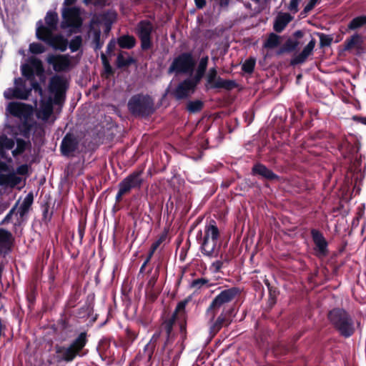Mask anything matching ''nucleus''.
Instances as JSON below:
<instances>
[{"label":"nucleus","mask_w":366,"mask_h":366,"mask_svg":"<svg viewBox=\"0 0 366 366\" xmlns=\"http://www.w3.org/2000/svg\"><path fill=\"white\" fill-rule=\"evenodd\" d=\"M311 237L315 246L316 256L319 257H327L329 254L328 242L323 234L317 229H312L310 231Z\"/></svg>","instance_id":"16"},{"label":"nucleus","mask_w":366,"mask_h":366,"mask_svg":"<svg viewBox=\"0 0 366 366\" xmlns=\"http://www.w3.org/2000/svg\"><path fill=\"white\" fill-rule=\"evenodd\" d=\"M117 43L122 49H132L137 44L135 37L129 34H123L117 39Z\"/></svg>","instance_id":"30"},{"label":"nucleus","mask_w":366,"mask_h":366,"mask_svg":"<svg viewBox=\"0 0 366 366\" xmlns=\"http://www.w3.org/2000/svg\"><path fill=\"white\" fill-rule=\"evenodd\" d=\"M196 87L195 82L191 79H186L177 85L172 94L177 100L185 99L194 92Z\"/></svg>","instance_id":"19"},{"label":"nucleus","mask_w":366,"mask_h":366,"mask_svg":"<svg viewBox=\"0 0 366 366\" xmlns=\"http://www.w3.org/2000/svg\"><path fill=\"white\" fill-rule=\"evenodd\" d=\"M13 95L11 97H16L17 99L26 100L31 94V89L14 87L13 88Z\"/></svg>","instance_id":"41"},{"label":"nucleus","mask_w":366,"mask_h":366,"mask_svg":"<svg viewBox=\"0 0 366 366\" xmlns=\"http://www.w3.org/2000/svg\"><path fill=\"white\" fill-rule=\"evenodd\" d=\"M29 50L33 54H40L44 53L46 49L41 43L33 42L29 44Z\"/></svg>","instance_id":"51"},{"label":"nucleus","mask_w":366,"mask_h":366,"mask_svg":"<svg viewBox=\"0 0 366 366\" xmlns=\"http://www.w3.org/2000/svg\"><path fill=\"white\" fill-rule=\"evenodd\" d=\"M28 145H31L30 142H26L22 139H16V147L14 150H13L12 154L13 156L16 157L18 155H21L23 154Z\"/></svg>","instance_id":"47"},{"label":"nucleus","mask_w":366,"mask_h":366,"mask_svg":"<svg viewBox=\"0 0 366 366\" xmlns=\"http://www.w3.org/2000/svg\"><path fill=\"white\" fill-rule=\"evenodd\" d=\"M87 332H81L67 346L56 345L54 353L49 356L48 363L49 365L61 366L63 362H71L77 357H82L85 354L83 350L89 342Z\"/></svg>","instance_id":"1"},{"label":"nucleus","mask_w":366,"mask_h":366,"mask_svg":"<svg viewBox=\"0 0 366 366\" xmlns=\"http://www.w3.org/2000/svg\"><path fill=\"white\" fill-rule=\"evenodd\" d=\"M52 94H54L53 102L55 104L60 105L64 102L66 93L53 92Z\"/></svg>","instance_id":"57"},{"label":"nucleus","mask_w":366,"mask_h":366,"mask_svg":"<svg viewBox=\"0 0 366 366\" xmlns=\"http://www.w3.org/2000/svg\"><path fill=\"white\" fill-rule=\"evenodd\" d=\"M269 297L267 303L268 309L271 310L277 303V298L280 294V291L276 287H272L268 290Z\"/></svg>","instance_id":"44"},{"label":"nucleus","mask_w":366,"mask_h":366,"mask_svg":"<svg viewBox=\"0 0 366 366\" xmlns=\"http://www.w3.org/2000/svg\"><path fill=\"white\" fill-rule=\"evenodd\" d=\"M280 44V36L274 33H271L264 43V47L272 49Z\"/></svg>","instance_id":"40"},{"label":"nucleus","mask_w":366,"mask_h":366,"mask_svg":"<svg viewBox=\"0 0 366 366\" xmlns=\"http://www.w3.org/2000/svg\"><path fill=\"white\" fill-rule=\"evenodd\" d=\"M219 237V230L215 224V222L212 221L204 227V236L202 239L218 240Z\"/></svg>","instance_id":"32"},{"label":"nucleus","mask_w":366,"mask_h":366,"mask_svg":"<svg viewBox=\"0 0 366 366\" xmlns=\"http://www.w3.org/2000/svg\"><path fill=\"white\" fill-rule=\"evenodd\" d=\"M21 74L30 81L31 88L39 94H42V88L40 84L36 80L35 75L40 79H44V68L42 61L35 57L29 58L28 63L21 66Z\"/></svg>","instance_id":"5"},{"label":"nucleus","mask_w":366,"mask_h":366,"mask_svg":"<svg viewBox=\"0 0 366 366\" xmlns=\"http://www.w3.org/2000/svg\"><path fill=\"white\" fill-rule=\"evenodd\" d=\"M80 297L81 292L79 290L71 292L65 303V307L69 309L74 308L77 305Z\"/></svg>","instance_id":"39"},{"label":"nucleus","mask_w":366,"mask_h":366,"mask_svg":"<svg viewBox=\"0 0 366 366\" xmlns=\"http://www.w3.org/2000/svg\"><path fill=\"white\" fill-rule=\"evenodd\" d=\"M299 0H291L288 6L289 10L295 14L298 11Z\"/></svg>","instance_id":"62"},{"label":"nucleus","mask_w":366,"mask_h":366,"mask_svg":"<svg viewBox=\"0 0 366 366\" xmlns=\"http://www.w3.org/2000/svg\"><path fill=\"white\" fill-rule=\"evenodd\" d=\"M187 303V300H184L178 302L172 316L169 319L165 320L163 322L162 325V328L159 331H161V332L162 333L163 330L165 332V335H175L173 332V327L175 323L178 322L179 326L180 327V323L184 322V320L187 319V313L185 309Z\"/></svg>","instance_id":"8"},{"label":"nucleus","mask_w":366,"mask_h":366,"mask_svg":"<svg viewBox=\"0 0 366 366\" xmlns=\"http://www.w3.org/2000/svg\"><path fill=\"white\" fill-rule=\"evenodd\" d=\"M57 325L62 332H71V325L69 317L64 313L61 314L60 318L57 321Z\"/></svg>","instance_id":"45"},{"label":"nucleus","mask_w":366,"mask_h":366,"mask_svg":"<svg viewBox=\"0 0 366 366\" xmlns=\"http://www.w3.org/2000/svg\"><path fill=\"white\" fill-rule=\"evenodd\" d=\"M33 201L34 196L33 194L30 192L26 196L19 209L18 213L19 214L21 217H23L29 212L33 203Z\"/></svg>","instance_id":"37"},{"label":"nucleus","mask_w":366,"mask_h":366,"mask_svg":"<svg viewBox=\"0 0 366 366\" xmlns=\"http://www.w3.org/2000/svg\"><path fill=\"white\" fill-rule=\"evenodd\" d=\"M81 43L82 39L81 36H76L71 40L68 45L69 46L71 51L74 52L79 49L81 46Z\"/></svg>","instance_id":"52"},{"label":"nucleus","mask_w":366,"mask_h":366,"mask_svg":"<svg viewBox=\"0 0 366 366\" xmlns=\"http://www.w3.org/2000/svg\"><path fill=\"white\" fill-rule=\"evenodd\" d=\"M117 41L114 39H112L107 46V53L111 54L116 48Z\"/></svg>","instance_id":"63"},{"label":"nucleus","mask_w":366,"mask_h":366,"mask_svg":"<svg viewBox=\"0 0 366 366\" xmlns=\"http://www.w3.org/2000/svg\"><path fill=\"white\" fill-rule=\"evenodd\" d=\"M7 111L16 117H26L29 115L31 107L22 102H10L7 106Z\"/></svg>","instance_id":"23"},{"label":"nucleus","mask_w":366,"mask_h":366,"mask_svg":"<svg viewBox=\"0 0 366 366\" xmlns=\"http://www.w3.org/2000/svg\"><path fill=\"white\" fill-rule=\"evenodd\" d=\"M241 292L242 290L237 287H232L221 291L213 299L206 310V313L211 316V320H214L220 310L234 309L232 306L229 307L228 304L239 297Z\"/></svg>","instance_id":"4"},{"label":"nucleus","mask_w":366,"mask_h":366,"mask_svg":"<svg viewBox=\"0 0 366 366\" xmlns=\"http://www.w3.org/2000/svg\"><path fill=\"white\" fill-rule=\"evenodd\" d=\"M127 108L130 114L135 117L146 118L155 112L153 98L142 93L132 96L128 101Z\"/></svg>","instance_id":"3"},{"label":"nucleus","mask_w":366,"mask_h":366,"mask_svg":"<svg viewBox=\"0 0 366 366\" xmlns=\"http://www.w3.org/2000/svg\"><path fill=\"white\" fill-rule=\"evenodd\" d=\"M297 112L298 114H296L295 112H292V114L291 119H292V124L295 123V122L297 121L300 118H301L303 116V110L301 108L297 107Z\"/></svg>","instance_id":"61"},{"label":"nucleus","mask_w":366,"mask_h":366,"mask_svg":"<svg viewBox=\"0 0 366 366\" xmlns=\"http://www.w3.org/2000/svg\"><path fill=\"white\" fill-rule=\"evenodd\" d=\"M364 43L363 37L358 33H355L347 38L344 43V50L350 51L352 49L360 50Z\"/></svg>","instance_id":"28"},{"label":"nucleus","mask_w":366,"mask_h":366,"mask_svg":"<svg viewBox=\"0 0 366 366\" xmlns=\"http://www.w3.org/2000/svg\"><path fill=\"white\" fill-rule=\"evenodd\" d=\"M204 103L202 100L189 101L187 104V110L192 114H196L202 110Z\"/></svg>","instance_id":"43"},{"label":"nucleus","mask_w":366,"mask_h":366,"mask_svg":"<svg viewBox=\"0 0 366 366\" xmlns=\"http://www.w3.org/2000/svg\"><path fill=\"white\" fill-rule=\"evenodd\" d=\"M37 39L44 42L56 51H65L68 47L69 41L62 34H44L36 37Z\"/></svg>","instance_id":"13"},{"label":"nucleus","mask_w":366,"mask_h":366,"mask_svg":"<svg viewBox=\"0 0 366 366\" xmlns=\"http://www.w3.org/2000/svg\"><path fill=\"white\" fill-rule=\"evenodd\" d=\"M208 61H209L208 56H203L200 59L199 65L197 69L196 74L194 76V77L192 79H191V80H192L193 82H195V84L197 85L199 84V82L201 81V79L204 76V74L206 72L207 65H208Z\"/></svg>","instance_id":"31"},{"label":"nucleus","mask_w":366,"mask_h":366,"mask_svg":"<svg viewBox=\"0 0 366 366\" xmlns=\"http://www.w3.org/2000/svg\"><path fill=\"white\" fill-rule=\"evenodd\" d=\"M154 31L152 23L147 19L141 20L137 25L136 34L141 42V49L148 51L153 47L152 34Z\"/></svg>","instance_id":"9"},{"label":"nucleus","mask_w":366,"mask_h":366,"mask_svg":"<svg viewBox=\"0 0 366 366\" xmlns=\"http://www.w3.org/2000/svg\"><path fill=\"white\" fill-rule=\"evenodd\" d=\"M223 266V262L221 260H217L214 262L211 265V269L213 270L214 272H219Z\"/></svg>","instance_id":"60"},{"label":"nucleus","mask_w":366,"mask_h":366,"mask_svg":"<svg viewBox=\"0 0 366 366\" xmlns=\"http://www.w3.org/2000/svg\"><path fill=\"white\" fill-rule=\"evenodd\" d=\"M187 340V319L180 323L179 327V339L175 345V347L182 352L184 348V341Z\"/></svg>","instance_id":"36"},{"label":"nucleus","mask_w":366,"mask_h":366,"mask_svg":"<svg viewBox=\"0 0 366 366\" xmlns=\"http://www.w3.org/2000/svg\"><path fill=\"white\" fill-rule=\"evenodd\" d=\"M364 26H366V15L358 16L350 21L346 29V32L355 31Z\"/></svg>","instance_id":"34"},{"label":"nucleus","mask_w":366,"mask_h":366,"mask_svg":"<svg viewBox=\"0 0 366 366\" xmlns=\"http://www.w3.org/2000/svg\"><path fill=\"white\" fill-rule=\"evenodd\" d=\"M315 44L316 40L312 38L303 49V50L298 55L294 56L290 60V64L295 66L305 62L308 56L312 54Z\"/></svg>","instance_id":"25"},{"label":"nucleus","mask_w":366,"mask_h":366,"mask_svg":"<svg viewBox=\"0 0 366 366\" xmlns=\"http://www.w3.org/2000/svg\"><path fill=\"white\" fill-rule=\"evenodd\" d=\"M86 219H80L79 221V224H78V234H79V239H80L81 242L82 241V239L84 238V233H85V230H86Z\"/></svg>","instance_id":"56"},{"label":"nucleus","mask_w":366,"mask_h":366,"mask_svg":"<svg viewBox=\"0 0 366 366\" xmlns=\"http://www.w3.org/2000/svg\"><path fill=\"white\" fill-rule=\"evenodd\" d=\"M32 124L24 121L20 126L19 130L24 137L29 139L31 130Z\"/></svg>","instance_id":"53"},{"label":"nucleus","mask_w":366,"mask_h":366,"mask_svg":"<svg viewBox=\"0 0 366 366\" xmlns=\"http://www.w3.org/2000/svg\"><path fill=\"white\" fill-rule=\"evenodd\" d=\"M330 323L340 335L345 338L351 337L355 331L352 316L342 308H333L327 314Z\"/></svg>","instance_id":"2"},{"label":"nucleus","mask_w":366,"mask_h":366,"mask_svg":"<svg viewBox=\"0 0 366 366\" xmlns=\"http://www.w3.org/2000/svg\"><path fill=\"white\" fill-rule=\"evenodd\" d=\"M68 85L66 81L61 76H52L49 81V89L51 93H66Z\"/></svg>","instance_id":"27"},{"label":"nucleus","mask_w":366,"mask_h":366,"mask_svg":"<svg viewBox=\"0 0 366 366\" xmlns=\"http://www.w3.org/2000/svg\"><path fill=\"white\" fill-rule=\"evenodd\" d=\"M14 244L12 234L3 228H0V255L6 257L11 250Z\"/></svg>","instance_id":"22"},{"label":"nucleus","mask_w":366,"mask_h":366,"mask_svg":"<svg viewBox=\"0 0 366 366\" xmlns=\"http://www.w3.org/2000/svg\"><path fill=\"white\" fill-rule=\"evenodd\" d=\"M252 176H258L262 179L269 182H280L281 177L275 174L272 169L262 163L254 164L251 169Z\"/></svg>","instance_id":"18"},{"label":"nucleus","mask_w":366,"mask_h":366,"mask_svg":"<svg viewBox=\"0 0 366 366\" xmlns=\"http://www.w3.org/2000/svg\"><path fill=\"white\" fill-rule=\"evenodd\" d=\"M142 173V170H135L119 183V190L115 197L117 203L121 202L123 197L128 195L132 189H140L144 182Z\"/></svg>","instance_id":"6"},{"label":"nucleus","mask_w":366,"mask_h":366,"mask_svg":"<svg viewBox=\"0 0 366 366\" xmlns=\"http://www.w3.org/2000/svg\"><path fill=\"white\" fill-rule=\"evenodd\" d=\"M138 335V331L127 327L124 330V335L119 336L117 340L114 341V345L116 347H120L123 351L126 352L137 339Z\"/></svg>","instance_id":"17"},{"label":"nucleus","mask_w":366,"mask_h":366,"mask_svg":"<svg viewBox=\"0 0 366 366\" xmlns=\"http://www.w3.org/2000/svg\"><path fill=\"white\" fill-rule=\"evenodd\" d=\"M79 147L77 138L71 133H67L61 142L60 151L63 156L70 157Z\"/></svg>","instance_id":"20"},{"label":"nucleus","mask_w":366,"mask_h":366,"mask_svg":"<svg viewBox=\"0 0 366 366\" xmlns=\"http://www.w3.org/2000/svg\"><path fill=\"white\" fill-rule=\"evenodd\" d=\"M45 24H43L41 19L36 22V37L49 34L57 30L59 16L58 14L54 11H49L44 17Z\"/></svg>","instance_id":"10"},{"label":"nucleus","mask_w":366,"mask_h":366,"mask_svg":"<svg viewBox=\"0 0 366 366\" xmlns=\"http://www.w3.org/2000/svg\"><path fill=\"white\" fill-rule=\"evenodd\" d=\"M159 275V266H157V268L154 270V274L151 277V278L149 280L147 286H146V290L151 293V295L153 299H155L157 297L156 295H153L152 292L154 290L156 283L157 282L158 277Z\"/></svg>","instance_id":"38"},{"label":"nucleus","mask_w":366,"mask_h":366,"mask_svg":"<svg viewBox=\"0 0 366 366\" xmlns=\"http://www.w3.org/2000/svg\"><path fill=\"white\" fill-rule=\"evenodd\" d=\"M46 61L56 72L69 71L71 66V57L69 54H49L46 57Z\"/></svg>","instance_id":"15"},{"label":"nucleus","mask_w":366,"mask_h":366,"mask_svg":"<svg viewBox=\"0 0 366 366\" xmlns=\"http://www.w3.org/2000/svg\"><path fill=\"white\" fill-rule=\"evenodd\" d=\"M29 167L27 164H21L16 169L17 174L20 175H26L28 174Z\"/></svg>","instance_id":"64"},{"label":"nucleus","mask_w":366,"mask_h":366,"mask_svg":"<svg viewBox=\"0 0 366 366\" xmlns=\"http://www.w3.org/2000/svg\"><path fill=\"white\" fill-rule=\"evenodd\" d=\"M234 309L222 310L220 315L215 317L213 320L209 318V322L211 323L209 327V332L213 335H216L222 327L229 326L232 322V314Z\"/></svg>","instance_id":"14"},{"label":"nucleus","mask_w":366,"mask_h":366,"mask_svg":"<svg viewBox=\"0 0 366 366\" xmlns=\"http://www.w3.org/2000/svg\"><path fill=\"white\" fill-rule=\"evenodd\" d=\"M162 337L161 331H156L152 336L149 342L144 347L142 351H139L135 357L138 362H149L153 357L155 348Z\"/></svg>","instance_id":"12"},{"label":"nucleus","mask_w":366,"mask_h":366,"mask_svg":"<svg viewBox=\"0 0 366 366\" xmlns=\"http://www.w3.org/2000/svg\"><path fill=\"white\" fill-rule=\"evenodd\" d=\"M166 237L167 233L165 232L161 234L159 237V238L152 244L148 254L146 257V259H147V261H151V259L152 258L155 251L158 249L160 244L166 239Z\"/></svg>","instance_id":"42"},{"label":"nucleus","mask_w":366,"mask_h":366,"mask_svg":"<svg viewBox=\"0 0 366 366\" xmlns=\"http://www.w3.org/2000/svg\"><path fill=\"white\" fill-rule=\"evenodd\" d=\"M124 54H128L127 51H120L117 54L116 59V66L118 69H124L129 67L132 64L136 62V60L132 56L124 57Z\"/></svg>","instance_id":"33"},{"label":"nucleus","mask_w":366,"mask_h":366,"mask_svg":"<svg viewBox=\"0 0 366 366\" xmlns=\"http://www.w3.org/2000/svg\"><path fill=\"white\" fill-rule=\"evenodd\" d=\"M196 61L191 52H182L174 58L167 73L169 74H192L194 69Z\"/></svg>","instance_id":"7"},{"label":"nucleus","mask_w":366,"mask_h":366,"mask_svg":"<svg viewBox=\"0 0 366 366\" xmlns=\"http://www.w3.org/2000/svg\"><path fill=\"white\" fill-rule=\"evenodd\" d=\"M21 182V178L18 177L14 172L9 173V186L14 187L19 184Z\"/></svg>","instance_id":"55"},{"label":"nucleus","mask_w":366,"mask_h":366,"mask_svg":"<svg viewBox=\"0 0 366 366\" xmlns=\"http://www.w3.org/2000/svg\"><path fill=\"white\" fill-rule=\"evenodd\" d=\"M217 240L202 239L200 244L202 253L210 258L217 257L219 253V247H217Z\"/></svg>","instance_id":"26"},{"label":"nucleus","mask_w":366,"mask_h":366,"mask_svg":"<svg viewBox=\"0 0 366 366\" xmlns=\"http://www.w3.org/2000/svg\"><path fill=\"white\" fill-rule=\"evenodd\" d=\"M94 296L88 295L84 305L76 310L74 316L78 319H87L94 313Z\"/></svg>","instance_id":"24"},{"label":"nucleus","mask_w":366,"mask_h":366,"mask_svg":"<svg viewBox=\"0 0 366 366\" xmlns=\"http://www.w3.org/2000/svg\"><path fill=\"white\" fill-rule=\"evenodd\" d=\"M217 71L216 67L210 68L207 77V81L212 89H224L230 91L238 86L234 80L223 79L220 76L217 77Z\"/></svg>","instance_id":"11"},{"label":"nucleus","mask_w":366,"mask_h":366,"mask_svg":"<svg viewBox=\"0 0 366 366\" xmlns=\"http://www.w3.org/2000/svg\"><path fill=\"white\" fill-rule=\"evenodd\" d=\"M204 285L207 287L210 286L209 285V280L206 278L195 279L191 283V287L195 289H200Z\"/></svg>","instance_id":"54"},{"label":"nucleus","mask_w":366,"mask_h":366,"mask_svg":"<svg viewBox=\"0 0 366 366\" xmlns=\"http://www.w3.org/2000/svg\"><path fill=\"white\" fill-rule=\"evenodd\" d=\"M317 4L310 1L309 3L305 6L304 9L301 12V15L305 16L310 11H312Z\"/></svg>","instance_id":"58"},{"label":"nucleus","mask_w":366,"mask_h":366,"mask_svg":"<svg viewBox=\"0 0 366 366\" xmlns=\"http://www.w3.org/2000/svg\"><path fill=\"white\" fill-rule=\"evenodd\" d=\"M53 108L51 104H46L43 107L44 119H47L52 114Z\"/></svg>","instance_id":"59"},{"label":"nucleus","mask_w":366,"mask_h":366,"mask_svg":"<svg viewBox=\"0 0 366 366\" xmlns=\"http://www.w3.org/2000/svg\"><path fill=\"white\" fill-rule=\"evenodd\" d=\"M175 339V335H164L163 337V343L157 347L156 355H162L166 350L169 351V353L172 350V344Z\"/></svg>","instance_id":"35"},{"label":"nucleus","mask_w":366,"mask_h":366,"mask_svg":"<svg viewBox=\"0 0 366 366\" xmlns=\"http://www.w3.org/2000/svg\"><path fill=\"white\" fill-rule=\"evenodd\" d=\"M256 64V59L253 57H249L246 59L242 65V70L247 74H252L254 71Z\"/></svg>","instance_id":"50"},{"label":"nucleus","mask_w":366,"mask_h":366,"mask_svg":"<svg viewBox=\"0 0 366 366\" xmlns=\"http://www.w3.org/2000/svg\"><path fill=\"white\" fill-rule=\"evenodd\" d=\"M79 15L78 9L75 7L65 8L62 12V17L64 21L71 22Z\"/></svg>","instance_id":"46"},{"label":"nucleus","mask_w":366,"mask_h":366,"mask_svg":"<svg viewBox=\"0 0 366 366\" xmlns=\"http://www.w3.org/2000/svg\"><path fill=\"white\" fill-rule=\"evenodd\" d=\"M305 32L302 30H297L294 32L292 37L295 39L289 38L284 44L279 48L276 51L277 56H281L285 53H291L297 49L300 44L298 39H302L304 36Z\"/></svg>","instance_id":"21"},{"label":"nucleus","mask_w":366,"mask_h":366,"mask_svg":"<svg viewBox=\"0 0 366 366\" xmlns=\"http://www.w3.org/2000/svg\"><path fill=\"white\" fill-rule=\"evenodd\" d=\"M292 20V16L288 13L279 14L274 22L273 29L276 32H282L287 25Z\"/></svg>","instance_id":"29"},{"label":"nucleus","mask_w":366,"mask_h":366,"mask_svg":"<svg viewBox=\"0 0 366 366\" xmlns=\"http://www.w3.org/2000/svg\"><path fill=\"white\" fill-rule=\"evenodd\" d=\"M92 43L94 45V51L100 50L102 48L104 45V41L101 40V31L99 29H96L93 30Z\"/></svg>","instance_id":"48"},{"label":"nucleus","mask_w":366,"mask_h":366,"mask_svg":"<svg viewBox=\"0 0 366 366\" xmlns=\"http://www.w3.org/2000/svg\"><path fill=\"white\" fill-rule=\"evenodd\" d=\"M316 34L320 38V48L328 47L332 44L333 41V36L332 35H328L320 32H317Z\"/></svg>","instance_id":"49"}]
</instances>
